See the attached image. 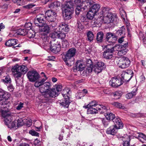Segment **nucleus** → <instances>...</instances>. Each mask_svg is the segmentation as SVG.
<instances>
[{
	"mask_svg": "<svg viewBox=\"0 0 146 146\" xmlns=\"http://www.w3.org/2000/svg\"><path fill=\"white\" fill-rule=\"evenodd\" d=\"M86 66L87 67H93L92 62L91 60L89 59L87 60L86 63Z\"/></svg>",
	"mask_w": 146,
	"mask_h": 146,
	"instance_id": "nucleus-49",
	"label": "nucleus"
},
{
	"mask_svg": "<svg viewBox=\"0 0 146 146\" xmlns=\"http://www.w3.org/2000/svg\"><path fill=\"white\" fill-rule=\"evenodd\" d=\"M29 133L33 136L38 137L39 133L36 132L33 130H31L29 131Z\"/></svg>",
	"mask_w": 146,
	"mask_h": 146,
	"instance_id": "nucleus-47",
	"label": "nucleus"
},
{
	"mask_svg": "<svg viewBox=\"0 0 146 146\" xmlns=\"http://www.w3.org/2000/svg\"><path fill=\"white\" fill-rule=\"evenodd\" d=\"M89 19L87 16H83L81 17L80 20L81 21L84 23L85 25H87L89 22Z\"/></svg>",
	"mask_w": 146,
	"mask_h": 146,
	"instance_id": "nucleus-39",
	"label": "nucleus"
},
{
	"mask_svg": "<svg viewBox=\"0 0 146 146\" xmlns=\"http://www.w3.org/2000/svg\"><path fill=\"white\" fill-rule=\"evenodd\" d=\"M77 26V30L78 31H81L84 28L83 25L80 23L78 22Z\"/></svg>",
	"mask_w": 146,
	"mask_h": 146,
	"instance_id": "nucleus-50",
	"label": "nucleus"
},
{
	"mask_svg": "<svg viewBox=\"0 0 146 146\" xmlns=\"http://www.w3.org/2000/svg\"><path fill=\"white\" fill-rule=\"evenodd\" d=\"M76 70L81 71L84 69L86 66L82 61L78 60L76 62Z\"/></svg>",
	"mask_w": 146,
	"mask_h": 146,
	"instance_id": "nucleus-23",
	"label": "nucleus"
},
{
	"mask_svg": "<svg viewBox=\"0 0 146 146\" xmlns=\"http://www.w3.org/2000/svg\"><path fill=\"white\" fill-rule=\"evenodd\" d=\"M65 33H58L57 32L53 33L52 35V37L53 38H58L62 40L65 39L64 38L66 37Z\"/></svg>",
	"mask_w": 146,
	"mask_h": 146,
	"instance_id": "nucleus-22",
	"label": "nucleus"
},
{
	"mask_svg": "<svg viewBox=\"0 0 146 146\" xmlns=\"http://www.w3.org/2000/svg\"><path fill=\"white\" fill-rule=\"evenodd\" d=\"M137 90V89L135 88L131 92L127 94L126 95V98L128 99H129L135 96L136 94Z\"/></svg>",
	"mask_w": 146,
	"mask_h": 146,
	"instance_id": "nucleus-30",
	"label": "nucleus"
},
{
	"mask_svg": "<svg viewBox=\"0 0 146 146\" xmlns=\"http://www.w3.org/2000/svg\"><path fill=\"white\" fill-rule=\"evenodd\" d=\"M97 104L96 103L95 101H93L90 102L89 104H88L87 105H84L83 106V108L85 109H87L89 108H92L95 107L96 106Z\"/></svg>",
	"mask_w": 146,
	"mask_h": 146,
	"instance_id": "nucleus-34",
	"label": "nucleus"
},
{
	"mask_svg": "<svg viewBox=\"0 0 146 146\" xmlns=\"http://www.w3.org/2000/svg\"><path fill=\"white\" fill-rule=\"evenodd\" d=\"M7 88L11 92L13 91L14 90V87L11 84H10L7 86Z\"/></svg>",
	"mask_w": 146,
	"mask_h": 146,
	"instance_id": "nucleus-55",
	"label": "nucleus"
},
{
	"mask_svg": "<svg viewBox=\"0 0 146 146\" xmlns=\"http://www.w3.org/2000/svg\"><path fill=\"white\" fill-rule=\"evenodd\" d=\"M139 137L140 140L143 143H146V135L143 133L139 134Z\"/></svg>",
	"mask_w": 146,
	"mask_h": 146,
	"instance_id": "nucleus-40",
	"label": "nucleus"
},
{
	"mask_svg": "<svg viewBox=\"0 0 146 146\" xmlns=\"http://www.w3.org/2000/svg\"><path fill=\"white\" fill-rule=\"evenodd\" d=\"M43 45L45 44L46 46H44V48L45 49H47L48 48L47 47H49L52 52L55 54H56L59 52L61 48V45L60 41H57L56 43H54L52 45H51L50 46V45L48 42L42 43Z\"/></svg>",
	"mask_w": 146,
	"mask_h": 146,
	"instance_id": "nucleus-11",
	"label": "nucleus"
},
{
	"mask_svg": "<svg viewBox=\"0 0 146 146\" xmlns=\"http://www.w3.org/2000/svg\"><path fill=\"white\" fill-rule=\"evenodd\" d=\"M106 49L104 51L103 54L104 58L106 59H110L112 58L114 49L115 47H111L108 45L106 47Z\"/></svg>",
	"mask_w": 146,
	"mask_h": 146,
	"instance_id": "nucleus-12",
	"label": "nucleus"
},
{
	"mask_svg": "<svg viewBox=\"0 0 146 146\" xmlns=\"http://www.w3.org/2000/svg\"><path fill=\"white\" fill-rule=\"evenodd\" d=\"M49 7L51 9H53L54 8H55V6L54 4V2L53 3H51L49 6Z\"/></svg>",
	"mask_w": 146,
	"mask_h": 146,
	"instance_id": "nucleus-61",
	"label": "nucleus"
},
{
	"mask_svg": "<svg viewBox=\"0 0 146 146\" xmlns=\"http://www.w3.org/2000/svg\"><path fill=\"white\" fill-rule=\"evenodd\" d=\"M81 0H70L62 5L61 9L65 20H68L71 18L74 11L73 6L74 5H79L81 3Z\"/></svg>",
	"mask_w": 146,
	"mask_h": 146,
	"instance_id": "nucleus-1",
	"label": "nucleus"
},
{
	"mask_svg": "<svg viewBox=\"0 0 146 146\" xmlns=\"http://www.w3.org/2000/svg\"><path fill=\"white\" fill-rule=\"evenodd\" d=\"M125 28L124 26H122L116 32V35H121L123 33H125Z\"/></svg>",
	"mask_w": 146,
	"mask_h": 146,
	"instance_id": "nucleus-38",
	"label": "nucleus"
},
{
	"mask_svg": "<svg viewBox=\"0 0 146 146\" xmlns=\"http://www.w3.org/2000/svg\"><path fill=\"white\" fill-rule=\"evenodd\" d=\"M44 15L43 14L38 15L35 19L34 22L36 25L39 27V30L40 32H44L46 33H49L50 28L46 23L45 18H44Z\"/></svg>",
	"mask_w": 146,
	"mask_h": 146,
	"instance_id": "nucleus-3",
	"label": "nucleus"
},
{
	"mask_svg": "<svg viewBox=\"0 0 146 146\" xmlns=\"http://www.w3.org/2000/svg\"><path fill=\"white\" fill-rule=\"evenodd\" d=\"M13 76L15 78H18L21 77V73L20 71L18 72L17 73H15L13 74Z\"/></svg>",
	"mask_w": 146,
	"mask_h": 146,
	"instance_id": "nucleus-52",
	"label": "nucleus"
},
{
	"mask_svg": "<svg viewBox=\"0 0 146 146\" xmlns=\"http://www.w3.org/2000/svg\"><path fill=\"white\" fill-rule=\"evenodd\" d=\"M5 82L8 83H10L11 82V79L10 77L8 75L5 78Z\"/></svg>",
	"mask_w": 146,
	"mask_h": 146,
	"instance_id": "nucleus-53",
	"label": "nucleus"
},
{
	"mask_svg": "<svg viewBox=\"0 0 146 146\" xmlns=\"http://www.w3.org/2000/svg\"><path fill=\"white\" fill-rule=\"evenodd\" d=\"M117 36L113 33H108L106 34V41L114 42L116 41Z\"/></svg>",
	"mask_w": 146,
	"mask_h": 146,
	"instance_id": "nucleus-18",
	"label": "nucleus"
},
{
	"mask_svg": "<svg viewBox=\"0 0 146 146\" xmlns=\"http://www.w3.org/2000/svg\"><path fill=\"white\" fill-rule=\"evenodd\" d=\"M84 71L82 72V75L83 76H86L92 71V68L91 67H86L84 68Z\"/></svg>",
	"mask_w": 146,
	"mask_h": 146,
	"instance_id": "nucleus-29",
	"label": "nucleus"
},
{
	"mask_svg": "<svg viewBox=\"0 0 146 146\" xmlns=\"http://www.w3.org/2000/svg\"><path fill=\"white\" fill-rule=\"evenodd\" d=\"M18 40L16 39H10L5 43V45L7 47H11L17 44Z\"/></svg>",
	"mask_w": 146,
	"mask_h": 146,
	"instance_id": "nucleus-24",
	"label": "nucleus"
},
{
	"mask_svg": "<svg viewBox=\"0 0 146 146\" xmlns=\"http://www.w3.org/2000/svg\"><path fill=\"white\" fill-rule=\"evenodd\" d=\"M42 84L39 81H37L34 84V86L36 87H38L39 86H41Z\"/></svg>",
	"mask_w": 146,
	"mask_h": 146,
	"instance_id": "nucleus-59",
	"label": "nucleus"
},
{
	"mask_svg": "<svg viewBox=\"0 0 146 146\" xmlns=\"http://www.w3.org/2000/svg\"><path fill=\"white\" fill-rule=\"evenodd\" d=\"M32 24L30 22L26 23H25L24 27L25 29L28 30L31 29L32 27Z\"/></svg>",
	"mask_w": 146,
	"mask_h": 146,
	"instance_id": "nucleus-48",
	"label": "nucleus"
},
{
	"mask_svg": "<svg viewBox=\"0 0 146 146\" xmlns=\"http://www.w3.org/2000/svg\"><path fill=\"white\" fill-rule=\"evenodd\" d=\"M130 63V61L128 58L123 57L119 60L117 64L119 67L123 69L129 67Z\"/></svg>",
	"mask_w": 146,
	"mask_h": 146,
	"instance_id": "nucleus-13",
	"label": "nucleus"
},
{
	"mask_svg": "<svg viewBox=\"0 0 146 146\" xmlns=\"http://www.w3.org/2000/svg\"><path fill=\"white\" fill-rule=\"evenodd\" d=\"M128 74H125L124 76L122 78L115 77L112 78L109 82V84L114 88H117L120 86L125 82H128L131 79L132 76Z\"/></svg>",
	"mask_w": 146,
	"mask_h": 146,
	"instance_id": "nucleus-4",
	"label": "nucleus"
},
{
	"mask_svg": "<svg viewBox=\"0 0 146 146\" xmlns=\"http://www.w3.org/2000/svg\"><path fill=\"white\" fill-rule=\"evenodd\" d=\"M27 30L26 29H19L17 32V33L18 35L25 36L26 35Z\"/></svg>",
	"mask_w": 146,
	"mask_h": 146,
	"instance_id": "nucleus-33",
	"label": "nucleus"
},
{
	"mask_svg": "<svg viewBox=\"0 0 146 146\" xmlns=\"http://www.w3.org/2000/svg\"><path fill=\"white\" fill-rule=\"evenodd\" d=\"M94 34L91 31H89L87 33V37L88 41L91 42L93 40Z\"/></svg>",
	"mask_w": 146,
	"mask_h": 146,
	"instance_id": "nucleus-37",
	"label": "nucleus"
},
{
	"mask_svg": "<svg viewBox=\"0 0 146 146\" xmlns=\"http://www.w3.org/2000/svg\"><path fill=\"white\" fill-rule=\"evenodd\" d=\"M18 69L20 72L23 74H25L27 71V68L25 65L19 66Z\"/></svg>",
	"mask_w": 146,
	"mask_h": 146,
	"instance_id": "nucleus-36",
	"label": "nucleus"
},
{
	"mask_svg": "<svg viewBox=\"0 0 146 146\" xmlns=\"http://www.w3.org/2000/svg\"><path fill=\"white\" fill-rule=\"evenodd\" d=\"M70 92V90L67 88L64 89L62 92V95L64 98V100L60 101L59 103L64 108H68L71 102L70 99L69 97Z\"/></svg>",
	"mask_w": 146,
	"mask_h": 146,
	"instance_id": "nucleus-7",
	"label": "nucleus"
},
{
	"mask_svg": "<svg viewBox=\"0 0 146 146\" xmlns=\"http://www.w3.org/2000/svg\"><path fill=\"white\" fill-rule=\"evenodd\" d=\"M96 14L92 12V11L89 9L87 14L86 16L89 20H91L93 19Z\"/></svg>",
	"mask_w": 146,
	"mask_h": 146,
	"instance_id": "nucleus-35",
	"label": "nucleus"
},
{
	"mask_svg": "<svg viewBox=\"0 0 146 146\" xmlns=\"http://www.w3.org/2000/svg\"><path fill=\"white\" fill-rule=\"evenodd\" d=\"M128 46V42H126L125 43L123 44V45H121L120 46L121 48L124 49V50L127 49V48Z\"/></svg>",
	"mask_w": 146,
	"mask_h": 146,
	"instance_id": "nucleus-54",
	"label": "nucleus"
},
{
	"mask_svg": "<svg viewBox=\"0 0 146 146\" xmlns=\"http://www.w3.org/2000/svg\"><path fill=\"white\" fill-rule=\"evenodd\" d=\"M9 110L7 109H1L0 112L1 113L2 116L4 118V121L5 124L10 129L14 128L17 126L22 125L23 123L22 120L18 119L17 123L14 121H12L13 116L9 112Z\"/></svg>",
	"mask_w": 146,
	"mask_h": 146,
	"instance_id": "nucleus-2",
	"label": "nucleus"
},
{
	"mask_svg": "<svg viewBox=\"0 0 146 146\" xmlns=\"http://www.w3.org/2000/svg\"><path fill=\"white\" fill-rule=\"evenodd\" d=\"M16 2L17 5H23L24 3L23 0H15Z\"/></svg>",
	"mask_w": 146,
	"mask_h": 146,
	"instance_id": "nucleus-56",
	"label": "nucleus"
},
{
	"mask_svg": "<svg viewBox=\"0 0 146 146\" xmlns=\"http://www.w3.org/2000/svg\"><path fill=\"white\" fill-rule=\"evenodd\" d=\"M59 29L60 31H61L68 32L69 30V28H68V25L64 23H62L60 24Z\"/></svg>",
	"mask_w": 146,
	"mask_h": 146,
	"instance_id": "nucleus-26",
	"label": "nucleus"
},
{
	"mask_svg": "<svg viewBox=\"0 0 146 146\" xmlns=\"http://www.w3.org/2000/svg\"><path fill=\"white\" fill-rule=\"evenodd\" d=\"M105 64L102 62H99L96 64H95L93 66L92 70L97 74H98L101 72L102 70L105 68Z\"/></svg>",
	"mask_w": 146,
	"mask_h": 146,
	"instance_id": "nucleus-15",
	"label": "nucleus"
},
{
	"mask_svg": "<svg viewBox=\"0 0 146 146\" xmlns=\"http://www.w3.org/2000/svg\"><path fill=\"white\" fill-rule=\"evenodd\" d=\"M113 121L114 124L115 126L117 129H121L123 127V124L121 119L118 117H115Z\"/></svg>",
	"mask_w": 146,
	"mask_h": 146,
	"instance_id": "nucleus-19",
	"label": "nucleus"
},
{
	"mask_svg": "<svg viewBox=\"0 0 146 146\" xmlns=\"http://www.w3.org/2000/svg\"><path fill=\"white\" fill-rule=\"evenodd\" d=\"M93 0H82L80 5H78L75 9L76 15H78L81 11L87 10L90 7V6L94 3Z\"/></svg>",
	"mask_w": 146,
	"mask_h": 146,
	"instance_id": "nucleus-8",
	"label": "nucleus"
},
{
	"mask_svg": "<svg viewBox=\"0 0 146 146\" xmlns=\"http://www.w3.org/2000/svg\"><path fill=\"white\" fill-rule=\"evenodd\" d=\"M124 37L123 36H122L121 38H119L118 40V42L119 43H122L123 40H124Z\"/></svg>",
	"mask_w": 146,
	"mask_h": 146,
	"instance_id": "nucleus-62",
	"label": "nucleus"
},
{
	"mask_svg": "<svg viewBox=\"0 0 146 146\" xmlns=\"http://www.w3.org/2000/svg\"><path fill=\"white\" fill-rule=\"evenodd\" d=\"M105 116L108 120H111L112 121L115 117L114 114L109 112L107 113L106 114H105Z\"/></svg>",
	"mask_w": 146,
	"mask_h": 146,
	"instance_id": "nucleus-31",
	"label": "nucleus"
},
{
	"mask_svg": "<svg viewBox=\"0 0 146 146\" xmlns=\"http://www.w3.org/2000/svg\"><path fill=\"white\" fill-rule=\"evenodd\" d=\"M51 85L49 82H46L41 85L39 88L40 92L42 94V96L46 98V100L51 98L50 96V92L51 91Z\"/></svg>",
	"mask_w": 146,
	"mask_h": 146,
	"instance_id": "nucleus-5",
	"label": "nucleus"
},
{
	"mask_svg": "<svg viewBox=\"0 0 146 146\" xmlns=\"http://www.w3.org/2000/svg\"><path fill=\"white\" fill-rule=\"evenodd\" d=\"M121 139L123 141V146H130V139L128 135H126L124 137H122Z\"/></svg>",
	"mask_w": 146,
	"mask_h": 146,
	"instance_id": "nucleus-25",
	"label": "nucleus"
},
{
	"mask_svg": "<svg viewBox=\"0 0 146 146\" xmlns=\"http://www.w3.org/2000/svg\"><path fill=\"white\" fill-rule=\"evenodd\" d=\"M27 36L29 38H34L35 36V33L32 31H27Z\"/></svg>",
	"mask_w": 146,
	"mask_h": 146,
	"instance_id": "nucleus-41",
	"label": "nucleus"
},
{
	"mask_svg": "<svg viewBox=\"0 0 146 146\" xmlns=\"http://www.w3.org/2000/svg\"><path fill=\"white\" fill-rule=\"evenodd\" d=\"M100 8V6L98 4H95L93 5L89 9L95 14L99 11Z\"/></svg>",
	"mask_w": 146,
	"mask_h": 146,
	"instance_id": "nucleus-27",
	"label": "nucleus"
},
{
	"mask_svg": "<svg viewBox=\"0 0 146 146\" xmlns=\"http://www.w3.org/2000/svg\"><path fill=\"white\" fill-rule=\"evenodd\" d=\"M88 108V111L89 113L94 114L98 113V111H99L98 107H96V108L94 107H90Z\"/></svg>",
	"mask_w": 146,
	"mask_h": 146,
	"instance_id": "nucleus-32",
	"label": "nucleus"
},
{
	"mask_svg": "<svg viewBox=\"0 0 146 146\" xmlns=\"http://www.w3.org/2000/svg\"><path fill=\"white\" fill-rule=\"evenodd\" d=\"M127 49L124 50V49L121 48V50H119L118 52V55L122 56L125 55L127 53Z\"/></svg>",
	"mask_w": 146,
	"mask_h": 146,
	"instance_id": "nucleus-45",
	"label": "nucleus"
},
{
	"mask_svg": "<svg viewBox=\"0 0 146 146\" xmlns=\"http://www.w3.org/2000/svg\"><path fill=\"white\" fill-rule=\"evenodd\" d=\"M106 9L104 7L102 9V13L100 15L102 16H100V18L103 20L104 22L105 23H109L113 22L116 18V16L111 12H109L107 16L103 17V15L106 11Z\"/></svg>",
	"mask_w": 146,
	"mask_h": 146,
	"instance_id": "nucleus-10",
	"label": "nucleus"
},
{
	"mask_svg": "<svg viewBox=\"0 0 146 146\" xmlns=\"http://www.w3.org/2000/svg\"><path fill=\"white\" fill-rule=\"evenodd\" d=\"M3 96L4 99V102L1 104V106L0 107V110L2 109L7 108V105L8 104V102L6 101L10 97V94L6 92H2Z\"/></svg>",
	"mask_w": 146,
	"mask_h": 146,
	"instance_id": "nucleus-17",
	"label": "nucleus"
},
{
	"mask_svg": "<svg viewBox=\"0 0 146 146\" xmlns=\"http://www.w3.org/2000/svg\"><path fill=\"white\" fill-rule=\"evenodd\" d=\"M122 95V92L120 91L115 92L113 94L114 96L116 99H119Z\"/></svg>",
	"mask_w": 146,
	"mask_h": 146,
	"instance_id": "nucleus-42",
	"label": "nucleus"
},
{
	"mask_svg": "<svg viewBox=\"0 0 146 146\" xmlns=\"http://www.w3.org/2000/svg\"><path fill=\"white\" fill-rule=\"evenodd\" d=\"M27 76L29 80L31 82H34L39 78V75L36 71H30L27 74Z\"/></svg>",
	"mask_w": 146,
	"mask_h": 146,
	"instance_id": "nucleus-14",
	"label": "nucleus"
},
{
	"mask_svg": "<svg viewBox=\"0 0 146 146\" xmlns=\"http://www.w3.org/2000/svg\"><path fill=\"white\" fill-rule=\"evenodd\" d=\"M2 101L3 102H1V104L3 102L4 103V99L2 93H1L0 94V102Z\"/></svg>",
	"mask_w": 146,
	"mask_h": 146,
	"instance_id": "nucleus-60",
	"label": "nucleus"
},
{
	"mask_svg": "<svg viewBox=\"0 0 146 146\" xmlns=\"http://www.w3.org/2000/svg\"><path fill=\"white\" fill-rule=\"evenodd\" d=\"M108 120H108L106 118L102 119V123L105 127H107L109 124V121Z\"/></svg>",
	"mask_w": 146,
	"mask_h": 146,
	"instance_id": "nucleus-44",
	"label": "nucleus"
},
{
	"mask_svg": "<svg viewBox=\"0 0 146 146\" xmlns=\"http://www.w3.org/2000/svg\"><path fill=\"white\" fill-rule=\"evenodd\" d=\"M62 44L63 48H66L69 46V43L66 39H63L62 40Z\"/></svg>",
	"mask_w": 146,
	"mask_h": 146,
	"instance_id": "nucleus-46",
	"label": "nucleus"
},
{
	"mask_svg": "<svg viewBox=\"0 0 146 146\" xmlns=\"http://www.w3.org/2000/svg\"><path fill=\"white\" fill-rule=\"evenodd\" d=\"M35 5H33L31 4H28V5L24 6L23 7L24 8L27 9H29L30 8H32L33 7H34Z\"/></svg>",
	"mask_w": 146,
	"mask_h": 146,
	"instance_id": "nucleus-57",
	"label": "nucleus"
},
{
	"mask_svg": "<svg viewBox=\"0 0 146 146\" xmlns=\"http://www.w3.org/2000/svg\"><path fill=\"white\" fill-rule=\"evenodd\" d=\"M104 37V34L103 32H98L97 35L96 39L98 43L101 42L103 41Z\"/></svg>",
	"mask_w": 146,
	"mask_h": 146,
	"instance_id": "nucleus-28",
	"label": "nucleus"
},
{
	"mask_svg": "<svg viewBox=\"0 0 146 146\" xmlns=\"http://www.w3.org/2000/svg\"><path fill=\"white\" fill-rule=\"evenodd\" d=\"M23 103L20 102L19 104L16 107V109L17 110H20L23 107Z\"/></svg>",
	"mask_w": 146,
	"mask_h": 146,
	"instance_id": "nucleus-58",
	"label": "nucleus"
},
{
	"mask_svg": "<svg viewBox=\"0 0 146 146\" xmlns=\"http://www.w3.org/2000/svg\"><path fill=\"white\" fill-rule=\"evenodd\" d=\"M19 66L18 65L13 66L11 70L13 74L15 73H17V72L19 71V70L18 69Z\"/></svg>",
	"mask_w": 146,
	"mask_h": 146,
	"instance_id": "nucleus-43",
	"label": "nucleus"
},
{
	"mask_svg": "<svg viewBox=\"0 0 146 146\" xmlns=\"http://www.w3.org/2000/svg\"><path fill=\"white\" fill-rule=\"evenodd\" d=\"M47 77H44L43 79H42L41 81H39L42 85L43 84L44 82L47 79Z\"/></svg>",
	"mask_w": 146,
	"mask_h": 146,
	"instance_id": "nucleus-64",
	"label": "nucleus"
},
{
	"mask_svg": "<svg viewBox=\"0 0 146 146\" xmlns=\"http://www.w3.org/2000/svg\"><path fill=\"white\" fill-rule=\"evenodd\" d=\"M100 107L98 106V110L100 113L101 114H104L105 115V114H106L107 113L110 111V108L108 106H104L102 104L100 106Z\"/></svg>",
	"mask_w": 146,
	"mask_h": 146,
	"instance_id": "nucleus-20",
	"label": "nucleus"
},
{
	"mask_svg": "<svg viewBox=\"0 0 146 146\" xmlns=\"http://www.w3.org/2000/svg\"><path fill=\"white\" fill-rule=\"evenodd\" d=\"M76 52V49L74 48H70L62 57L64 61L68 66L71 65L70 63L73 62V57Z\"/></svg>",
	"mask_w": 146,
	"mask_h": 146,
	"instance_id": "nucleus-6",
	"label": "nucleus"
},
{
	"mask_svg": "<svg viewBox=\"0 0 146 146\" xmlns=\"http://www.w3.org/2000/svg\"><path fill=\"white\" fill-rule=\"evenodd\" d=\"M61 3L58 1L54 2V4H55L56 7H57L60 6Z\"/></svg>",
	"mask_w": 146,
	"mask_h": 146,
	"instance_id": "nucleus-63",
	"label": "nucleus"
},
{
	"mask_svg": "<svg viewBox=\"0 0 146 146\" xmlns=\"http://www.w3.org/2000/svg\"><path fill=\"white\" fill-rule=\"evenodd\" d=\"M62 86L61 84H56L55 88L51 89V91L50 92V96L51 98H54L57 96L61 91Z\"/></svg>",
	"mask_w": 146,
	"mask_h": 146,
	"instance_id": "nucleus-16",
	"label": "nucleus"
},
{
	"mask_svg": "<svg viewBox=\"0 0 146 146\" xmlns=\"http://www.w3.org/2000/svg\"><path fill=\"white\" fill-rule=\"evenodd\" d=\"M112 104L114 106L120 108H121L122 107V104L118 102H113L112 103Z\"/></svg>",
	"mask_w": 146,
	"mask_h": 146,
	"instance_id": "nucleus-51",
	"label": "nucleus"
},
{
	"mask_svg": "<svg viewBox=\"0 0 146 146\" xmlns=\"http://www.w3.org/2000/svg\"><path fill=\"white\" fill-rule=\"evenodd\" d=\"M45 16L46 17H44V18H45V19H46L49 23H51L49 25L50 26V27H54L56 25V23L55 22L56 16V13L53 11L48 10L46 12Z\"/></svg>",
	"mask_w": 146,
	"mask_h": 146,
	"instance_id": "nucleus-9",
	"label": "nucleus"
},
{
	"mask_svg": "<svg viewBox=\"0 0 146 146\" xmlns=\"http://www.w3.org/2000/svg\"><path fill=\"white\" fill-rule=\"evenodd\" d=\"M118 129L115 126L112 125L107 129L106 133L108 134L114 135L117 133Z\"/></svg>",
	"mask_w": 146,
	"mask_h": 146,
	"instance_id": "nucleus-21",
	"label": "nucleus"
}]
</instances>
